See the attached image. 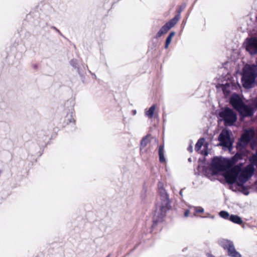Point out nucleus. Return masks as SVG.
I'll return each instance as SVG.
<instances>
[{"mask_svg":"<svg viewBox=\"0 0 257 257\" xmlns=\"http://www.w3.org/2000/svg\"><path fill=\"white\" fill-rule=\"evenodd\" d=\"M242 158V155L238 153L230 159L215 157L211 162V170L214 174L225 171L241 160Z\"/></svg>","mask_w":257,"mask_h":257,"instance_id":"1","label":"nucleus"},{"mask_svg":"<svg viewBox=\"0 0 257 257\" xmlns=\"http://www.w3.org/2000/svg\"><path fill=\"white\" fill-rule=\"evenodd\" d=\"M158 186L160 201L157 203V208L160 211L161 214L160 216H159L158 220L154 221V222L162 221L167 211L171 208L169 196L164 188L163 184L161 182H159Z\"/></svg>","mask_w":257,"mask_h":257,"instance_id":"2","label":"nucleus"},{"mask_svg":"<svg viewBox=\"0 0 257 257\" xmlns=\"http://www.w3.org/2000/svg\"><path fill=\"white\" fill-rule=\"evenodd\" d=\"M257 77L256 65H246L243 69L241 81L243 86L245 88H251Z\"/></svg>","mask_w":257,"mask_h":257,"instance_id":"3","label":"nucleus"},{"mask_svg":"<svg viewBox=\"0 0 257 257\" xmlns=\"http://www.w3.org/2000/svg\"><path fill=\"white\" fill-rule=\"evenodd\" d=\"M243 163H239L237 165L233 166L225 170L223 176L227 183L233 184L237 180V177L241 171Z\"/></svg>","mask_w":257,"mask_h":257,"instance_id":"4","label":"nucleus"},{"mask_svg":"<svg viewBox=\"0 0 257 257\" xmlns=\"http://www.w3.org/2000/svg\"><path fill=\"white\" fill-rule=\"evenodd\" d=\"M220 120L223 121L225 126H232L237 120L236 114L230 108L225 107L219 112Z\"/></svg>","mask_w":257,"mask_h":257,"instance_id":"5","label":"nucleus"},{"mask_svg":"<svg viewBox=\"0 0 257 257\" xmlns=\"http://www.w3.org/2000/svg\"><path fill=\"white\" fill-rule=\"evenodd\" d=\"M254 168L252 165H248L243 170L241 169L237 180V184H243L249 178H250L254 172Z\"/></svg>","mask_w":257,"mask_h":257,"instance_id":"6","label":"nucleus"},{"mask_svg":"<svg viewBox=\"0 0 257 257\" xmlns=\"http://www.w3.org/2000/svg\"><path fill=\"white\" fill-rule=\"evenodd\" d=\"M180 19V15L178 14L176 15L173 19L167 22L161 28L156 35V38H159L163 34L167 33L169 30H170L177 23Z\"/></svg>","mask_w":257,"mask_h":257,"instance_id":"7","label":"nucleus"},{"mask_svg":"<svg viewBox=\"0 0 257 257\" xmlns=\"http://www.w3.org/2000/svg\"><path fill=\"white\" fill-rule=\"evenodd\" d=\"M253 135L254 132L252 130L245 131L237 143V147L239 149L245 148L249 141L253 138Z\"/></svg>","mask_w":257,"mask_h":257,"instance_id":"8","label":"nucleus"},{"mask_svg":"<svg viewBox=\"0 0 257 257\" xmlns=\"http://www.w3.org/2000/svg\"><path fill=\"white\" fill-rule=\"evenodd\" d=\"M218 141L221 146L227 148L232 146V142L230 138V133L228 130H223L218 137Z\"/></svg>","mask_w":257,"mask_h":257,"instance_id":"9","label":"nucleus"},{"mask_svg":"<svg viewBox=\"0 0 257 257\" xmlns=\"http://www.w3.org/2000/svg\"><path fill=\"white\" fill-rule=\"evenodd\" d=\"M208 146V143L205 142V139L202 138H200L196 144L195 150L199 154L206 156H207L208 154L207 151Z\"/></svg>","mask_w":257,"mask_h":257,"instance_id":"10","label":"nucleus"},{"mask_svg":"<svg viewBox=\"0 0 257 257\" xmlns=\"http://www.w3.org/2000/svg\"><path fill=\"white\" fill-rule=\"evenodd\" d=\"M246 50L250 55L257 53V38L252 37L247 40Z\"/></svg>","mask_w":257,"mask_h":257,"instance_id":"11","label":"nucleus"},{"mask_svg":"<svg viewBox=\"0 0 257 257\" xmlns=\"http://www.w3.org/2000/svg\"><path fill=\"white\" fill-rule=\"evenodd\" d=\"M230 103L233 107L237 111L244 104L239 95L236 94H233L231 96L230 99Z\"/></svg>","mask_w":257,"mask_h":257,"instance_id":"12","label":"nucleus"},{"mask_svg":"<svg viewBox=\"0 0 257 257\" xmlns=\"http://www.w3.org/2000/svg\"><path fill=\"white\" fill-rule=\"evenodd\" d=\"M237 111L243 117L251 116L254 113L253 109L245 104Z\"/></svg>","mask_w":257,"mask_h":257,"instance_id":"13","label":"nucleus"},{"mask_svg":"<svg viewBox=\"0 0 257 257\" xmlns=\"http://www.w3.org/2000/svg\"><path fill=\"white\" fill-rule=\"evenodd\" d=\"M218 243L219 245L226 250L233 244V242L232 241L223 238L218 240Z\"/></svg>","mask_w":257,"mask_h":257,"instance_id":"14","label":"nucleus"},{"mask_svg":"<svg viewBox=\"0 0 257 257\" xmlns=\"http://www.w3.org/2000/svg\"><path fill=\"white\" fill-rule=\"evenodd\" d=\"M228 255L230 257H241V255L235 248L234 244L227 250Z\"/></svg>","mask_w":257,"mask_h":257,"instance_id":"15","label":"nucleus"},{"mask_svg":"<svg viewBox=\"0 0 257 257\" xmlns=\"http://www.w3.org/2000/svg\"><path fill=\"white\" fill-rule=\"evenodd\" d=\"M228 255L230 257H241V255L235 248L234 244L227 250Z\"/></svg>","mask_w":257,"mask_h":257,"instance_id":"16","label":"nucleus"},{"mask_svg":"<svg viewBox=\"0 0 257 257\" xmlns=\"http://www.w3.org/2000/svg\"><path fill=\"white\" fill-rule=\"evenodd\" d=\"M235 188L245 195H248L249 193L248 187L244 186L243 184H236Z\"/></svg>","mask_w":257,"mask_h":257,"instance_id":"17","label":"nucleus"},{"mask_svg":"<svg viewBox=\"0 0 257 257\" xmlns=\"http://www.w3.org/2000/svg\"><path fill=\"white\" fill-rule=\"evenodd\" d=\"M229 220L230 221L237 224H241L242 223L241 218L239 216L236 215H230L229 218Z\"/></svg>","mask_w":257,"mask_h":257,"instance_id":"18","label":"nucleus"},{"mask_svg":"<svg viewBox=\"0 0 257 257\" xmlns=\"http://www.w3.org/2000/svg\"><path fill=\"white\" fill-rule=\"evenodd\" d=\"M156 104H153L148 110L145 112V115L149 118H152L153 117L155 110L156 109Z\"/></svg>","mask_w":257,"mask_h":257,"instance_id":"19","label":"nucleus"},{"mask_svg":"<svg viewBox=\"0 0 257 257\" xmlns=\"http://www.w3.org/2000/svg\"><path fill=\"white\" fill-rule=\"evenodd\" d=\"M249 161L250 162L249 165H252L253 168L255 166L257 168V150L255 153L249 158Z\"/></svg>","mask_w":257,"mask_h":257,"instance_id":"20","label":"nucleus"},{"mask_svg":"<svg viewBox=\"0 0 257 257\" xmlns=\"http://www.w3.org/2000/svg\"><path fill=\"white\" fill-rule=\"evenodd\" d=\"M150 137V135H147L145 137H144L141 142V147H146L149 142V138Z\"/></svg>","mask_w":257,"mask_h":257,"instance_id":"21","label":"nucleus"},{"mask_svg":"<svg viewBox=\"0 0 257 257\" xmlns=\"http://www.w3.org/2000/svg\"><path fill=\"white\" fill-rule=\"evenodd\" d=\"M219 215L221 217L225 219H228L230 217L229 214L225 211H221L219 212Z\"/></svg>","mask_w":257,"mask_h":257,"instance_id":"22","label":"nucleus"},{"mask_svg":"<svg viewBox=\"0 0 257 257\" xmlns=\"http://www.w3.org/2000/svg\"><path fill=\"white\" fill-rule=\"evenodd\" d=\"M70 65L74 67L75 69L77 70L78 73H79V69L78 67V62L76 59H72L70 62Z\"/></svg>","mask_w":257,"mask_h":257,"instance_id":"23","label":"nucleus"},{"mask_svg":"<svg viewBox=\"0 0 257 257\" xmlns=\"http://www.w3.org/2000/svg\"><path fill=\"white\" fill-rule=\"evenodd\" d=\"M171 41H172V38L169 37V36H168V37L167 38L166 41L165 46L166 49H167L168 48L169 44L171 42Z\"/></svg>","mask_w":257,"mask_h":257,"instance_id":"24","label":"nucleus"},{"mask_svg":"<svg viewBox=\"0 0 257 257\" xmlns=\"http://www.w3.org/2000/svg\"><path fill=\"white\" fill-rule=\"evenodd\" d=\"M252 105L255 110H257V96L252 100Z\"/></svg>","mask_w":257,"mask_h":257,"instance_id":"25","label":"nucleus"},{"mask_svg":"<svg viewBox=\"0 0 257 257\" xmlns=\"http://www.w3.org/2000/svg\"><path fill=\"white\" fill-rule=\"evenodd\" d=\"M159 160L160 162L164 163L165 162V158L164 157V153H159Z\"/></svg>","mask_w":257,"mask_h":257,"instance_id":"26","label":"nucleus"},{"mask_svg":"<svg viewBox=\"0 0 257 257\" xmlns=\"http://www.w3.org/2000/svg\"><path fill=\"white\" fill-rule=\"evenodd\" d=\"M204 212V209L201 207H196L195 210V213H202Z\"/></svg>","mask_w":257,"mask_h":257,"instance_id":"27","label":"nucleus"},{"mask_svg":"<svg viewBox=\"0 0 257 257\" xmlns=\"http://www.w3.org/2000/svg\"><path fill=\"white\" fill-rule=\"evenodd\" d=\"M159 153H164V146L163 145L160 146L159 149Z\"/></svg>","mask_w":257,"mask_h":257,"instance_id":"28","label":"nucleus"},{"mask_svg":"<svg viewBox=\"0 0 257 257\" xmlns=\"http://www.w3.org/2000/svg\"><path fill=\"white\" fill-rule=\"evenodd\" d=\"M189 213H190L189 210H185L184 212V217H188L189 216Z\"/></svg>","mask_w":257,"mask_h":257,"instance_id":"29","label":"nucleus"},{"mask_svg":"<svg viewBox=\"0 0 257 257\" xmlns=\"http://www.w3.org/2000/svg\"><path fill=\"white\" fill-rule=\"evenodd\" d=\"M187 150L190 152H192V147L191 143H190L189 147L188 148Z\"/></svg>","mask_w":257,"mask_h":257,"instance_id":"30","label":"nucleus"},{"mask_svg":"<svg viewBox=\"0 0 257 257\" xmlns=\"http://www.w3.org/2000/svg\"><path fill=\"white\" fill-rule=\"evenodd\" d=\"M175 34V33L174 32H172L170 33L168 36L172 39V37L174 36Z\"/></svg>","mask_w":257,"mask_h":257,"instance_id":"31","label":"nucleus"},{"mask_svg":"<svg viewBox=\"0 0 257 257\" xmlns=\"http://www.w3.org/2000/svg\"><path fill=\"white\" fill-rule=\"evenodd\" d=\"M54 29L59 33L60 34V35H61L60 31L59 30H58L57 28H56L55 27L54 28Z\"/></svg>","mask_w":257,"mask_h":257,"instance_id":"32","label":"nucleus"},{"mask_svg":"<svg viewBox=\"0 0 257 257\" xmlns=\"http://www.w3.org/2000/svg\"><path fill=\"white\" fill-rule=\"evenodd\" d=\"M132 112L133 115H136L137 113V111L136 110H133Z\"/></svg>","mask_w":257,"mask_h":257,"instance_id":"33","label":"nucleus"},{"mask_svg":"<svg viewBox=\"0 0 257 257\" xmlns=\"http://www.w3.org/2000/svg\"><path fill=\"white\" fill-rule=\"evenodd\" d=\"M188 161L189 163H191L192 162V159L191 157L189 158L188 159Z\"/></svg>","mask_w":257,"mask_h":257,"instance_id":"34","label":"nucleus"},{"mask_svg":"<svg viewBox=\"0 0 257 257\" xmlns=\"http://www.w3.org/2000/svg\"><path fill=\"white\" fill-rule=\"evenodd\" d=\"M182 191H183V190H181L179 193L180 194V195L182 196Z\"/></svg>","mask_w":257,"mask_h":257,"instance_id":"35","label":"nucleus"},{"mask_svg":"<svg viewBox=\"0 0 257 257\" xmlns=\"http://www.w3.org/2000/svg\"><path fill=\"white\" fill-rule=\"evenodd\" d=\"M209 217H210L212 219H214V217L213 216H208Z\"/></svg>","mask_w":257,"mask_h":257,"instance_id":"36","label":"nucleus"},{"mask_svg":"<svg viewBox=\"0 0 257 257\" xmlns=\"http://www.w3.org/2000/svg\"><path fill=\"white\" fill-rule=\"evenodd\" d=\"M208 257H213V256H212V255H208Z\"/></svg>","mask_w":257,"mask_h":257,"instance_id":"37","label":"nucleus"},{"mask_svg":"<svg viewBox=\"0 0 257 257\" xmlns=\"http://www.w3.org/2000/svg\"><path fill=\"white\" fill-rule=\"evenodd\" d=\"M106 257H110V254H108Z\"/></svg>","mask_w":257,"mask_h":257,"instance_id":"38","label":"nucleus"}]
</instances>
